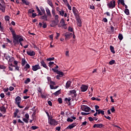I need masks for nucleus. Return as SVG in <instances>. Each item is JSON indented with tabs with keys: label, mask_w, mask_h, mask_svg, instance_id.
Masks as SVG:
<instances>
[{
	"label": "nucleus",
	"mask_w": 131,
	"mask_h": 131,
	"mask_svg": "<svg viewBox=\"0 0 131 131\" xmlns=\"http://www.w3.org/2000/svg\"><path fill=\"white\" fill-rule=\"evenodd\" d=\"M9 30L12 34V37L13 38V43L14 45H19V38L21 37V35L16 34V33L12 27L9 28Z\"/></svg>",
	"instance_id": "nucleus-1"
},
{
	"label": "nucleus",
	"mask_w": 131,
	"mask_h": 131,
	"mask_svg": "<svg viewBox=\"0 0 131 131\" xmlns=\"http://www.w3.org/2000/svg\"><path fill=\"white\" fill-rule=\"evenodd\" d=\"M20 103H21V97H20V96L16 97L15 98V104L16 105H17L19 108H20V109H22L24 108V106L20 105Z\"/></svg>",
	"instance_id": "nucleus-2"
},
{
	"label": "nucleus",
	"mask_w": 131,
	"mask_h": 131,
	"mask_svg": "<svg viewBox=\"0 0 131 131\" xmlns=\"http://www.w3.org/2000/svg\"><path fill=\"white\" fill-rule=\"evenodd\" d=\"M48 123H49L50 125H57V124H58V121H56L55 119L50 118L48 120Z\"/></svg>",
	"instance_id": "nucleus-3"
},
{
	"label": "nucleus",
	"mask_w": 131,
	"mask_h": 131,
	"mask_svg": "<svg viewBox=\"0 0 131 131\" xmlns=\"http://www.w3.org/2000/svg\"><path fill=\"white\" fill-rule=\"evenodd\" d=\"M81 108L82 111H85V112H90L91 111V108L88 106L83 105Z\"/></svg>",
	"instance_id": "nucleus-4"
},
{
	"label": "nucleus",
	"mask_w": 131,
	"mask_h": 131,
	"mask_svg": "<svg viewBox=\"0 0 131 131\" xmlns=\"http://www.w3.org/2000/svg\"><path fill=\"white\" fill-rule=\"evenodd\" d=\"M108 6L110 9H113L115 7V1H111L110 3L108 4Z\"/></svg>",
	"instance_id": "nucleus-5"
},
{
	"label": "nucleus",
	"mask_w": 131,
	"mask_h": 131,
	"mask_svg": "<svg viewBox=\"0 0 131 131\" xmlns=\"http://www.w3.org/2000/svg\"><path fill=\"white\" fill-rule=\"evenodd\" d=\"M32 69L33 71H37L38 69H40V66H39V64H36L35 66H33Z\"/></svg>",
	"instance_id": "nucleus-6"
},
{
	"label": "nucleus",
	"mask_w": 131,
	"mask_h": 131,
	"mask_svg": "<svg viewBox=\"0 0 131 131\" xmlns=\"http://www.w3.org/2000/svg\"><path fill=\"white\" fill-rule=\"evenodd\" d=\"M76 125H77V123H76V122L73 123L71 125H69L67 127V129H72V128H73V127H75V126H76Z\"/></svg>",
	"instance_id": "nucleus-7"
},
{
	"label": "nucleus",
	"mask_w": 131,
	"mask_h": 131,
	"mask_svg": "<svg viewBox=\"0 0 131 131\" xmlns=\"http://www.w3.org/2000/svg\"><path fill=\"white\" fill-rule=\"evenodd\" d=\"M81 92H86L88 91V89H89V86L85 85H82L81 88Z\"/></svg>",
	"instance_id": "nucleus-8"
},
{
	"label": "nucleus",
	"mask_w": 131,
	"mask_h": 131,
	"mask_svg": "<svg viewBox=\"0 0 131 131\" xmlns=\"http://www.w3.org/2000/svg\"><path fill=\"white\" fill-rule=\"evenodd\" d=\"M70 93L72 94V97H74V98L77 96V94H76V91L75 90H71Z\"/></svg>",
	"instance_id": "nucleus-9"
},
{
	"label": "nucleus",
	"mask_w": 131,
	"mask_h": 131,
	"mask_svg": "<svg viewBox=\"0 0 131 131\" xmlns=\"http://www.w3.org/2000/svg\"><path fill=\"white\" fill-rule=\"evenodd\" d=\"M41 66H42L44 67V68H46V69H49V67H48V66H47V64H46V62L43 60H41L40 61Z\"/></svg>",
	"instance_id": "nucleus-10"
},
{
	"label": "nucleus",
	"mask_w": 131,
	"mask_h": 131,
	"mask_svg": "<svg viewBox=\"0 0 131 131\" xmlns=\"http://www.w3.org/2000/svg\"><path fill=\"white\" fill-rule=\"evenodd\" d=\"M73 13L75 16H78V11L76 8H75V7L73 8Z\"/></svg>",
	"instance_id": "nucleus-11"
},
{
	"label": "nucleus",
	"mask_w": 131,
	"mask_h": 131,
	"mask_svg": "<svg viewBox=\"0 0 131 131\" xmlns=\"http://www.w3.org/2000/svg\"><path fill=\"white\" fill-rule=\"evenodd\" d=\"M71 35H72V33H69V32H67L65 34V36H66V39H69V38H70V36H71Z\"/></svg>",
	"instance_id": "nucleus-12"
},
{
	"label": "nucleus",
	"mask_w": 131,
	"mask_h": 131,
	"mask_svg": "<svg viewBox=\"0 0 131 131\" xmlns=\"http://www.w3.org/2000/svg\"><path fill=\"white\" fill-rule=\"evenodd\" d=\"M65 21L64 20V19H61V20L60 21V23L58 25V27H62L63 25H64Z\"/></svg>",
	"instance_id": "nucleus-13"
},
{
	"label": "nucleus",
	"mask_w": 131,
	"mask_h": 131,
	"mask_svg": "<svg viewBox=\"0 0 131 131\" xmlns=\"http://www.w3.org/2000/svg\"><path fill=\"white\" fill-rule=\"evenodd\" d=\"M27 54L28 56L32 57L35 55V52H34V51H27Z\"/></svg>",
	"instance_id": "nucleus-14"
},
{
	"label": "nucleus",
	"mask_w": 131,
	"mask_h": 131,
	"mask_svg": "<svg viewBox=\"0 0 131 131\" xmlns=\"http://www.w3.org/2000/svg\"><path fill=\"white\" fill-rule=\"evenodd\" d=\"M0 111L2 112L3 114H5V113H6V112L7 111V110L6 109V107H5V106H2L0 107Z\"/></svg>",
	"instance_id": "nucleus-15"
},
{
	"label": "nucleus",
	"mask_w": 131,
	"mask_h": 131,
	"mask_svg": "<svg viewBox=\"0 0 131 131\" xmlns=\"http://www.w3.org/2000/svg\"><path fill=\"white\" fill-rule=\"evenodd\" d=\"M46 13H47V15L49 17H52V14H51V11L50 10V9H49V8H48V7H46Z\"/></svg>",
	"instance_id": "nucleus-16"
},
{
	"label": "nucleus",
	"mask_w": 131,
	"mask_h": 131,
	"mask_svg": "<svg viewBox=\"0 0 131 131\" xmlns=\"http://www.w3.org/2000/svg\"><path fill=\"white\" fill-rule=\"evenodd\" d=\"M0 10L2 12H3V13H5L6 11V7L4 6V5H2V4L1 3H0Z\"/></svg>",
	"instance_id": "nucleus-17"
},
{
	"label": "nucleus",
	"mask_w": 131,
	"mask_h": 131,
	"mask_svg": "<svg viewBox=\"0 0 131 131\" xmlns=\"http://www.w3.org/2000/svg\"><path fill=\"white\" fill-rule=\"evenodd\" d=\"M71 81H68L66 84V89H69L71 86Z\"/></svg>",
	"instance_id": "nucleus-18"
},
{
	"label": "nucleus",
	"mask_w": 131,
	"mask_h": 131,
	"mask_svg": "<svg viewBox=\"0 0 131 131\" xmlns=\"http://www.w3.org/2000/svg\"><path fill=\"white\" fill-rule=\"evenodd\" d=\"M93 127H98L101 128V127H103V124L99 123V124H95L94 125Z\"/></svg>",
	"instance_id": "nucleus-19"
},
{
	"label": "nucleus",
	"mask_w": 131,
	"mask_h": 131,
	"mask_svg": "<svg viewBox=\"0 0 131 131\" xmlns=\"http://www.w3.org/2000/svg\"><path fill=\"white\" fill-rule=\"evenodd\" d=\"M77 24L78 26H79V27L81 26V20L80 19V18H77Z\"/></svg>",
	"instance_id": "nucleus-20"
},
{
	"label": "nucleus",
	"mask_w": 131,
	"mask_h": 131,
	"mask_svg": "<svg viewBox=\"0 0 131 131\" xmlns=\"http://www.w3.org/2000/svg\"><path fill=\"white\" fill-rule=\"evenodd\" d=\"M96 112H97L98 115H100V114H102V115H105L104 111H101V110H98Z\"/></svg>",
	"instance_id": "nucleus-21"
},
{
	"label": "nucleus",
	"mask_w": 131,
	"mask_h": 131,
	"mask_svg": "<svg viewBox=\"0 0 131 131\" xmlns=\"http://www.w3.org/2000/svg\"><path fill=\"white\" fill-rule=\"evenodd\" d=\"M58 13L60 16L63 17L64 16V14H65V11L63 10H61V11H58Z\"/></svg>",
	"instance_id": "nucleus-22"
},
{
	"label": "nucleus",
	"mask_w": 131,
	"mask_h": 131,
	"mask_svg": "<svg viewBox=\"0 0 131 131\" xmlns=\"http://www.w3.org/2000/svg\"><path fill=\"white\" fill-rule=\"evenodd\" d=\"M47 3L51 7V8H53V3L51 0H47Z\"/></svg>",
	"instance_id": "nucleus-23"
},
{
	"label": "nucleus",
	"mask_w": 131,
	"mask_h": 131,
	"mask_svg": "<svg viewBox=\"0 0 131 131\" xmlns=\"http://www.w3.org/2000/svg\"><path fill=\"white\" fill-rule=\"evenodd\" d=\"M47 97H48V95L46 93H41V97L43 99H46L47 98Z\"/></svg>",
	"instance_id": "nucleus-24"
},
{
	"label": "nucleus",
	"mask_w": 131,
	"mask_h": 131,
	"mask_svg": "<svg viewBox=\"0 0 131 131\" xmlns=\"http://www.w3.org/2000/svg\"><path fill=\"white\" fill-rule=\"evenodd\" d=\"M21 64L22 66H25V64H26V60L24 58L21 59Z\"/></svg>",
	"instance_id": "nucleus-25"
},
{
	"label": "nucleus",
	"mask_w": 131,
	"mask_h": 131,
	"mask_svg": "<svg viewBox=\"0 0 131 131\" xmlns=\"http://www.w3.org/2000/svg\"><path fill=\"white\" fill-rule=\"evenodd\" d=\"M110 50L113 54H115V51H114V47L112 46H110Z\"/></svg>",
	"instance_id": "nucleus-26"
},
{
	"label": "nucleus",
	"mask_w": 131,
	"mask_h": 131,
	"mask_svg": "<svg viewBox=\"0 0 131 131\" xmlns=\"http://www.w3.org/2000/svg\"><path fill=\"white\" fill-rule=\"evenodd\" d=\"M118 38L120 40H122V39H123V36L122 35V34H119Z\"/></svg>",
	"instance_id": "nucleus-27"
},
{
	"label": "nucleus",
	"mask_w": 131,
	"mask_h": 131,
	"mask_svg": "<svg viewBox=\"0 0 131 131\" xmlns=\"http://www.w3.org/2000/svg\"><path fill=\"white\" fill-rule=\"evenodd\" d=\"M41 19L43 20H45L46 21H48V16L47 15H45L41 17Z\"/></svg>",
	"instance_id": "nucleus-28"
},
{
	"label": "nucleus",
	"mask_w": 131,
	"mask_h": 131,
	"mask_svg": "<svg viewBox=\"0 0 131 131\" xmlns=\"http://www.w3.org/2000/svg\"><path fill=\"white\" fill-rule=\"evenodd\" d=\"M60 90H58L57 91H56V92L54 93L53 94V95H54L55 96H56L57 97V96H58V95H60Z\"/></svg>",
	"instance_id": "nucleus-29"
},
{
	"label": "nucleus",
	"mask_w": 131,
	"mask_h": 131,
	"mask_svg": "<svg viewBox=\"0 0 131 131\" xmlns=\"http://www.w3.org/2000/svg\"><path fill=\"white\" fill-rule=\"evenodd\" d=\"M30 82V78H28L26 79V80L25 81V83L26 84H28V83H29Z\"/></svg>",
	"instance_id": "nucleus-30"
},
{
	"label": "nucleus",
	"mask_w": 131,
	"mask_h": 131,
	"mask_svg": "<svg viewBox=\"0 0 131 131\" xmlns=\"http://www.w3.org/2000/svg\"><path fill=\"white\" fill-rule=\"evenodd\" d=\"M25 68L26 69V71H27V69H29V68H30V66L29 65V64L27 63L25 66Z\"/></svg>",
	"instance_id": "nucleus-31"
},
{
	"label": "nucleus",
	"mask_w": 131,
	"mask_h": 131,
	"mask_svg": "<svg viewBox=\"0 0 131 131\" xmlns=\"http://www.w3.org/2000/svg\"><path fill=\"white\" fill-rule=\"evenodd\" d=\"M13 61H14V57H10L8 60V63H13Z\"/></svg>",
	"instance_id": "nucleus-32"
},
{
	"label": "nucleus",
	"mask_w": 131,
	"mask_h": 131,
	"mask_svg": "<svg viewBox=\"0 0 131 131\" xmlns=\"http://www.w3.org/2000/svg\"><path fill=\"white\" fill-rule=\"evenodd\" d=\"M64 101H66V103H68V102H70V101H71V98H70V97L66 98L64 99Z\"/></svg>",
	"instance_id": "nucleus-33"
},
{
	"label": "nucleus",
	"mask_w": 131,
	"mask_h": 131,
	"mask_svg": "<svg viewBox=\"0 0 131 131\" xmlns=\"http://www.w3.org/2000/svg\"><path fill=\"white\" fill-rule=\"evenodd\" d=\"M22 2L24 4H25L27 6H28L29 5V2L28 1H26V0H22Z\"/></svg>",
	"instance_id": "nucleus-34"
},
{
	"label": "nucleus",
	"mask_w": 131,
	"mask_h": 131,
	"mask_svg": "<svg viewBox=\"0 0 131 131\" xmlns=\"http://www.w3.org/2000/svg\"><path fill=\"white\" fill-rule=\"evenodd\" d=\"M57 74H59L60 76H63L64 75V73L58 71V72H57Z\"/></svg>",
	"instance_id": "nucleus-35"
},
{
	"label": "nucleus",
	"mask_w": 131,
	"mask_h": 131,
	"mask_svg": "<svg viewBox=\"0 0 131 131\" xmlns=\"http://www.w3.org/2000/svg\"><path fill=\"white\" fill-rule=\"evenodd\" d=\"M119 3L122 5V6H124L125 4L124 3V0H118Z\"/></svg>",
	"instance_id": "nucleus-36"
},
{
	"label": "nucleus",
	"mask_w": 131,
	"mask_h": 131,
	"mask_svg": "<svg viewBox=\"0 0 131 131\" xmlns=\"http://www.w3.org/2000/svg\"><path fill=\"white\" fill-rule=\"evenodd\" d=\"M125 13L126 15H129V10L127 9L125 10Z\"/></svg>",
	"instance_id": "nucleus-37"
},
{
	"label": "nucleus",
	"mask_w": 131,
	"mask_h": 131,
	"mask_svg": "<svg viewBox=\"0 0 131 131\" xmlns=\"http://www.w3.org/2000/svg\"><path fill=\"white\" fill-rule=\"evenodd\" d=\"M23 121H24V122H26V123H28L29 119H26L25 118H23Z\"/></svg>",
	"instance_id": "nucleus-38"
},
{
	"label": "nucleus",
	"mask_w": 131,
	"mask_h": 131,
	"mask_svg": "<svg viewBox=\"0 0 131 131\" xmlns=\"http://www.w3.org/2000/svg\"><path fill=\"white\" fill-rule=\"evenodd\" d=\"M31 128L32 129H33V130H35V129H37V128H38V126H31Z\"/></svg>",
	"instance_id": "nucleus-39"
},
{
	"label": "nucleus",
	"mask_w": 131,
	"mask_h": 131,
	"mask_svg": "<svg viewBox=\"0 0 131 131\" xmlns=\"http://www.w3.org/2000/svg\"><path fill=\"white\" fill-rule=\"evenodd\" d=\"M5 19L6 21H9L10 20V16L6 15L5 16Z\"/></svg>",
	"instance_id": "nucleus-40"
},
{
	"label": "nucleus",
	"mask_w": 131,
	"mask_h": 131,
	"mask_svg": "<svg viewBox=\"0 0 131 131\" xmlns=\"http://www.w3.org/2000/svg\"><path fill=\"white\" fill-rule=\"evenodd\" d=\"M40 10L42 14H46V11L45 10V9L42 7L40 8Z\"/></svg>",
	"instance_id": "nucleus-41"
},
{
	"label": "nucleus",
	"mask_w": 131,
	"mask_h": 131,
	"mask_svg": "<svg viewBox=\"0 0 131 131\" xmlns=\"http://www.w3.org/2000/svg\"><path fill=\"white\" fill-rule=\"evenodd\" d=\"M115 63V60H112L110 61V65H113Z\"/></svg>",
	"instance_id": "nucleus-42"
},
{
	"label": "nucleus",
	"mask_w": 131,
	"mask_h": 131,
	"mask_svg": "<svg viewBox=\"0 0 131 131\" xmlns=\"http://www.w3.org/2000/svg\"><path fill=\"white\" fill-rule=\"evenodd\" d=\"M24 39L23 38H22V37L20 36V37L18 39V43L19 42H22V41H23Z\"/></svg>",
	"instance_id": "nucleus-43"
},
{
	"label": "nucleus",
	"mask_w": 131,
	"mask_h": 131,
	"mask_svg": "<svg viewBox=\"0 0 131 131\" xmlns=\"http://www.w3.org/2000/svg\"><path fill=\"white\" fill-rule=\"evenodd\" d=\"M47 61H54V60H55V58L54 57H51V58H47Z\"/></svg>",
	"instance_id": "nucleus-44"
},
{
	"label": "nucleus",
	"mask_w": 131,
	"mask_h": 131,
	"mask_svg": "<svg viewBox=\"0 0 131 131\" xmlns=\"http://www.w3.org/2000/svg\"><path fill=\"white\" fill-rule=\"evenodd\" d=\"M14 68L15 70H17V71H19L20 70V68L18 67V66H14Z\"/></svg>",
	"instance_id": "nucleus-45"
},
{
	"label": "nucleus",
	"mask_w": 131,
	"mask_h": 131,
	"mask_svg": "<svg viewBox=\"0 0 131 131\" xmlns=\"http://www.w3.org/2000/svg\"><path fill=\"white\" fill-rule=\"evenodd\" d=\"M68 31H70V32H73V28H72L71 27H69Z\"/></svg>",
	"instance_id": "nucleus-46"
},
{
	"label": "nucleus",
	"mask_w": 131,
	"mask_h": 131,
	"mask_svg": "<svg viewBox=\"0 0 131 131\" xmlns=\"http://www.w3.org/2000/svg\"><path fill=\"white\" fill-rule=\"evenodd\" d=\"M67 121H68V122H72V121H73V119H71V118H68L67 119Z\"/></svg>",
	"instance_id": "nucleus-47"
},
{
	"label": "nucleus",
	"mask_w": 131,
	"mask_h": 131,
	"mask_svg": "<svg viewBox=\"0 0 131 131\" xmlns=\"http://www.w3.org/2000/svg\"><path fill=\"white\" fill-rule=\"evenodd\" d=\"M58 102H59V104H62V98H59L58 99Z\"/></svg>",
	"instance_id": "nucleus-48"
},
{
	"label": "nucleus",
	"mask_w": 131,
	"mask_h": 131,
	"mask_svg": "<svg viewBox=\"0 0 131 131\" xmlns=\"http://www.w3.org/2000/svg\"><path fill=\"white\" fill-rule=\"evenodd\" d=\"M25 117L27 119H29V115L28 114H26Z\"/></svg>",
	"instance_id": "nucleus-49"
},
{
	"label": "nucleus",
	"mask_w": 131,
	"mask_h": 131,
	"mask_svg": "<svg viewBox=\"0 0 131 131\" xmlns=\"http://www.w3.org/2000/svg\"><path fill=\"white\" fill-rule=\"evenodd\" d=\"M81 115H89V114H90V113H85V112H81Z\"/></svg>",
	"instance_id": "nucleus-50"
},
{
	"label": "nucleus",
	"mask_w": 131,
	"mask_h": 131,
	"mask_svg": "<svg viewBox=\"0 0 131 131\" xmlns=\"http://www.w3.org/2000/svg\"><path fill=\"white\" fill-rule=\"evenodd\" d=\"M52 70H53V71H54V72H55L56 73H58L59 71L58 70L53 68L52 69Z\"/></svg>",
	"instance_id": "nucleus-51"
},
{
	"label": "nucleus",
	"mask_w": 131,
	"mask_h": 131,
	"mask_svg": "<svg viewBox=\"0 0 131 131\" xmlns=\"http://www.w3.org/2000/svg\"><path fill=\"white\" fill-rule=\"evenodd\" d=\"M50 83L52 85H56V83L53 81H51L50 82Z\"/></svg>",
	"instance_id": "nucleus-52"
},
{
	"label": "nucleus",
	"mask_w": 131,
	"mask_h": 131,
	"mask_svg": "<svg viewBox=\"0 0 131 131\" xmlns=\"http://www.w3.org/2000/svg\"><path fill=\"white\" fill-rule=\"evenodd\" d=\"M0 68L1 69H6L7 67H6L5 66L0 65Z\"/></svg>",
	"instance_id": "nucleus-53"
},
{
	"label": "nucleus",
	"mask_w": 131,
	"mask_h": 131,
	"mask_svg": "<svg viewBox=\"0 0 131 131\" xmlns=\"http://www.w3.org/2000/svg\"><path fill=\"white\" fill-rule=\"evenodd\" d=\"M3 91L4 92V93H7V92L9 91V88L4 89Z\"/></svg>",
	"instance_id": "nucleus-54"
},
{
	"label": "nucleus",
	"mask_w": 131,
	"mask_h": 131,
	"mask_svg": "<svg viewBox=\"0 0 131 131\" xmlns=\"http://www.w3.org/2000/svg\"><path fill=\"white\" fill-rule=\"evenodd\" d=\"M34 12V10H32V9H30L28 11V13H29L30 14H31L32 13Z\"/></svg>",
	"instance_id": "nucleus-55"
},
{
	"label": "nucleus",
	"mask_w": 131,
	"mask_h": 131,
	"mask_svg": "<svg viewBox=\"0 0 131 131\" xmlns=\"http://www.w3.org/2000/svg\"><path fill=\"white\" fill-rule=\"evenodd\" d=\"M104 117L108 120H111V117H109V116H104Z\"/></svg>",
	"instance_id": "nucleus-56"
},
{
	"label": "nucleus",
	"mask_w": 131,
	"mask_h": 131,
	"mask_svg": "<svg viewBox=\"0 0 131 131\" xmlns=\"http://www.w3.org/2000/svg\"><path fill=\"white\" fill-rule=\"evenodd\" d=\"M54 62H53V61H50V62H49V67H52V66L53 64H54Z\"/></svg>",
	"instance_id": "nucleus-57"
},
{
	"label": "nucleus",
	"mask_w": 131,
	"mask_h": 131,
	"mask_svg": "<svg viewBox=\"0 0 131 131\" xmlns=\"http://www.w3.org/2000/svg\"><path fill=\"white\" fill-rule=\"evenodd\" d=\"M43 28H47V24L43 22V25H42Z\"/></svg>",
	"instance_id": "nucleus-58"
},
{
	"label": "nucleus",
	"mask_w": 131,
	"mask_h": 131,
	"mask_svg": "<svg viewBox=\"0 0 131 131\" xmlns=\"http://www.w3.org/2000/svg\"><path fill=\"white\" fill-rule=\"evenodd\" d=\"M47 80L48 81V82H50L52 81V78H51L50 77H48Z\"/></svg>",
	"instance_id": "nucleus-59"
},
{
	"label": "nucleus",
	"mask_w": 131,
	"mask_h": 131,
	"mask_svg": "<svg viewBox=\"0 0 131 131\" xmlns=\"http://www.w3.org/2000/svg\"><path fill=\"white\" fill-rule=\"evenodd\" d=\"M32 17L33 18H35L36 17V14L35 13H33L32 14Z\"/></svg>",
	"instance_id": "nucleus-60"
},
{
	"label": "nucleus",
	"mask_w": 131,
	"mask_h": 131,
	"mask_svg": "<svg viewBox=\"0 0 131 131\" xmlns=\"http://www.w3.org/2000/svg\"><path fill=\"white\" fill-rule=\"evenodd\" d=\"M52 15H53V16H55V15H56V12H55V10L52 9Z\"/></svg>",
	"instance_id": "nucleus-61"
},
{
	"label": "nucleus",
	"mask_w": 131,
	"mask_h": 131,
	"mask_svg": "<svg viewBox=\"0 0 131 131\" xmlns=\"http://www.w3.org/2000/svg\"><path fill=\"white\" fill-rule=\"evenodd\" d=\"M0 97H1V98H5V94L4 93H1L0 94Z\"/></svg>",
	"instance_id": "nucleus-62"
},
{
	"label": "nucleus",
	"mask_w": 131,
	"mask_h": 131,
	"mask_svg": "<svg viewBox=\"0 0 131 131\" xmlns=\"http://www.w3.org/2000/svg\"><path fill=\"white\" fill-rule=\"evenodd\" d=\"M99 108H100V106H99L98 105H95V110H96V112H97V111L99 110H98V109H99Z\"/></svg>",
	"instance_id": "nucleus-63"
},
{
	"label": "nucleus",
	"mask_w": 131,
	"mask_h": 131,
	"mask_svg": "<svg viewBox=\"0 0 131 131\" xmlns=\"http://www.w3.org/2000/svg\"><path fill=\"white\" fill-rule=\"evenodd\" d=\"M54 16H55V20H58L59 19V15H54Z\"/></svg>",
	"instance_id": "nucleus-64"
}]
</instances>
